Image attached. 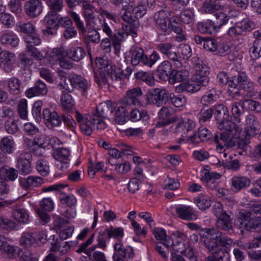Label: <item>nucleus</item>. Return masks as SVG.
Masks as SVG:
<instances>
[{
	"label": "nucleus",
	"instance_id": "f257e3e1",
	"mask_svg": "<svg viewBox=\"0 0 261 261\" xmlns=\"http://www.w3.org/2000/svg\"><path fill=\"white\" fill-rule=\"evenodd\" d=\"M117 107L116 102L107 100L98 105L96 108L97 115H88L81 114L76 111L74 117L79 123L82 132L90 136L94 130L102 129L106 127L107 124L103 118H107L111 114Z\"/></svg>",
	"mask_w": 261,
	"mask_h": 261
},
{
	"label": "nucleus",
	"instance_id": "f03ea898",
	"mask_svg": "<svg viewBox=\"0 0 261 261\" xmlns=\"http://www.w3.org/2000/svg\"><path fill=\"white\" fill-rule=\"evenodd\" d=\"M222 132H216L215 134L213 140L217 144V150L222 151L224 146L231 147L235 146L236 140L240 137L242 130L240 126L234 125V127L228 128L224 127Z\"/></svg>",
	"mask_w": 261,
	"mask_h": 261
},
{
	"label": "nucleus",
	"instance_id": "7ed1b4c3",
	"mask_svg": "<svg viewBox=\"0 0 261 261\" xmlns=\"http://www.w3.org/2000/svg\"><path fill=\"white\" fill-rule=\"evenodd\" d=\"M61 80V81L58 85L60 89L71 92L74 90V88H77L81 92L82 95L87 96L90 84L85 78L74 74L67 77H63Z\"/></svg>",
	"mask_w": 261,
	"mask_h": 261
},
{
	"label": "nucleus",
	"instance_id": "20e7f679",
	"mask_svg": "<svg viewBox=\"0 0 261 261\" xmlns=\"http://www.w3.org/2000/svg\"><path fill=\"white\" fill-rule=\"evenodd\" d=\"M129 57L131 64L134 66L139 64L149 68L155 64L160 59L159 54L153 51L148 57L141 47L135 46L131 48L129 52Z\"/></svg>",
	"mask_w": 261,
	"mask_h": 261
},
{
	"label": "nucleus",
	"instance_id": "39448f33",
	"mask_svg": "<svg viewBox=\"0 0 261 261\" xmlns=\"http://www.w3.org/2000/svg\"><path fill=\"white\" fill-rule=\"evenodd\" d=\"M134 0H129V3L123 2L122 8L120 10L119 14L120 17L127 23L126 25V31L127 34L130 35L133 37H136L137 36V30L140 24L137 19H135L132 16V7H134L133 3Z\"/></svg>",
	"mask_w": 261,
	"mask_h": 261
},
{
	"label": "nucleus",
	"instance_id": "423d86ee",
	"mask_svg": "<svg viewBox=\"0 0 261 261\" xmlns=\"http://www.w3.org/2000/svg\"><path fill=\"white\" fill-rule=\"evenodd\" d=\"M43 117L46 126L50 129L61 125L62 121L66 123L72 130L75 128L74 124L75 123L70 116L62 115V118L56 111H51L45 109L43 111Z\"/></svg>",
	"mask_w": 261,
	"mask_h": 261
},
{
	"label": "nucleus",
	"instance_id": "0eeeda50",
	"mask_svg": "<svg viewBox=\"0 0 261 261\" xmlns=\"http://www.w3.org/2000/svg\"><path fill=\"white\" fill-rule=\"evenodd\" d=\"M143 94L140 87H134L126 91L125 96L120 99V104L126 108L145 107L147 103L143 100Z\"/></svg>",
	"mask_w": 261,
	"mask_h": 261
},
{
	"label": "nucleus",
	"instance_id": "6e6552de",
	"mask_svg": "<svg viewBox=\"0 0 261 261\" xmlns=\"http://www.w3.org/2000/svg\"><path fill=\"white\" fill-rule=\"evenodd\" d=\"M237 222L241 232L244 230L251 231L261 227V217L253 218L250 212L242 210L239 213Z\"/></svg>",
	"mask_w": 261,
	"mask_h": 261
},
{
	"label": "nucleus",
	"instance_id": "1a4fd4ad",
	"mask_svg": "<svg viewBox=\"0 0 261 261\" xmlns=\"http://www.w3.org/2000/svg\"><path fill=\"white\" fill-rule=\"evenodd\" d=\"M156 49L167 58L172 61L173 66L176 68L182 66L181 58L178 57L174 45L170 42L159 43L156 45Z\"/></svg>",
	"mask_w": 261,
	"mask_h": 261
},
{
	"label": "nucleus",
	"instance_id": "9d476101",
	"mask_svg": "<svg viewBox=\"0 0 261 261\" xmlns=\"http://www.w3.org/2000/svg\"><path fill=\"white\" fill-rule=\"evenodd\" d=\"M171 13L172 11L169 8H165V9L156 12L153 16L154 21L158 28L166 34L171 32L170 24L168 22Z\"/></svg>",
	"mask_w": 261,
	"mask_h": 261
},
{
	"label": "nucleus",
	"instance_id": "9b49d317",
	"mask_svg": "<svg viewBox=\"0 0 261 261\" xmlns=\"http://www.w3.org/2000/svg\"><path fill=\"white\" fill-rule=\"evenodd\" d=\"M244 133L246 138L254 137L260 129V124L257 118L252 114L245 117Z\"/></svg>",
	"mask_w": 261,
	"mask_h": 261
},
{
	"label": "nucleus",
	"instance_id": "f8f14e48",
	"mask_svg": "<svg viewBox=\"0 0 261 261\" xmlns=\"http://www.w3.org/2000/svg\"><path fill=\"white\" fill-rule=\"evenodd\" d=\"M216 119L218 124V127L222 129L224 127L228 128L234 127L235 124L228 120L229 115L227 108L223 105H219L215 108Z\"/></svg>",
	"mask_w": 261,
	"mask_h": 261
},
{
	"label": "nucleus",
	"instance_id": "ddd939ff",
	"mask_svg": "<svg viewBox=\"0 0 261 261\" xmlns=\"http://www.w3.org/2000/svg\"><path fill=\"white\" fill-rule=\"evenodd\" d=\"M82 6L87 26L90 25L93 28L98 29V21H101V18L96 17L94 7L87 1L82 2Z\"/></svg>",
	"mask_w": 261,
	"mask_h": 261
},
{
	"label": "nucleus",
	"instance_id": "4468645a",
	"mask_svg": "<svg viewBox=\"0 0 261 261\" xmlns=\"http://www.w3.org/2000/svg\"><path fill=\"white\" fill-rule=\"evenodd\" d=\"M32 155L30 151H22L17 158V168L21 174H29L31 171Z\"/></svg>",
	"mask_w": 261,
	"mask_h": 261
},
{
	"label": "nucleus",
	"instance_id": "2eb2a0df",
	"mask_svg": "<svg viewBox=\"0 0 261 261\" xmlns=\"http://www.w3.org/2000/svg\"><path fill=\"white\" fill-rule=\"evenodd\" d=\"M205 239L204 240V244L205 247L210 251L213 252L218 247V241L221 231L216 228H211L204 229Z\"/></svg>",
	"mask_w": 261,
	"mask_h": 261
},
{
	"label": "nucleus",
	"instance_id": "dca6fc26",
	"mask_svg": "<svg viewBox=\"0 0 261 261\" xmlns=\"http://www.w3.org/2000/svg\"><path fill=\"white\" fill-rule=\"evenodd\" d=\"M16 57L12 52L4 50L0 52V67L7 73H10L15 69Z\"/></svg>",
	"mask_w": 261,
	"mask_h": 261
},
{
	"label": "nucleus",
	"instance_id": "f3484780",
	"mask_svg": "<svg viewBox=\"0 0 261 261\" xmlns=\"http://www.w3.org/2000/svg\"><path fill=\"white\" fill-rule=\"evenodd\" d=\"M168 97V92L166 89L155 88L148 93L146 100L149 103L160 107L166 102Z\"/></svg>",
	"mask_w": 261,
	"mask_h": 261
},
{
	"label": "nucleus",
	"instance_id": "a211bd4d",
	"mask_svg": "<svg viewBox=\"0 0 261 261\" xmlns=\"http://www.w3.org/2000/svg\"><path fill=\"white\" fill-rule=\"evenodd\" d=\"M59 15L49 12L45 16L44 21L46 29L43 31L44 35H54L59 25Z\"/></svg>",
	"mask_w": 261,
	"mask_h": 261
},
{
	"label": "nucleus",
	"instance_id": "6ab92c4d",
	"mask_svg": "<svg viewBox=\"0 0 261 261\" xmlns=\"http://www.w3.org/2000/svg\"><path fill=\"white\" fill-rule=\"evenodd\" d=\"M194 79L202 86H206L209 82V74L207 66L203 64L201 61L195 64L194 65Z\"/></svg>",
	"mask_w": 261,
	"mask_h": 261
},
{
	"label": "nucleus",
	"instance_id": "aec40b11",
	"mask_svg": "<svg viewBox=\"0 0 261 261\" xmlns=\"http://www.w3.org/2000/svg\"><path fill=\"white\" fill-rule=\"evenodd\" d=\"M102 67L106 68L108 71V75L113 81H121L125 79H128L132 73V69L130 67H127L124 70L116 69L112 65L106 66L103 65Z\"/></svg>",
	"mask_w": 261,
	"mask_h": 261
},
{
	"label": "nucleus",
	"instance_id": "412c9836",
	"mask_svg": "<svg viewBox=\"0 0 261 261\" xmlns=\"http://www.w3.org/2000/svg\"><path fill=\"white\" fill-rule=\"evenodd\" d=\"M99 30H101L106 36L111 38L114 46L119 45L123 38V33L118 32L113 34L112 30L109 24L106 22V19H101V21H98Z\"/></svg>",
	"mask_w": 261,
	"mask_h": 261
},
{
	"label": "nucleus",
	"instance_id": "4be33fe9",
	"mask_svg": "<svg viewBox=\"0 0 261 261\" xmlns=\"http://www.w3.org/2000/svg\"><path fill=\"white\" fill-rule=\"evenodd\" d=\"M42 8V4L39 0H29L24 5L25 13L32 18L38 17L41 13Z\"/></svg>",
	"mask_w": 261,
	"mask_h": 261
},
{
	"label": "nucleus",
	"instance_id": "5701e85b",
	"mask_svg": "<svg viewBox=\"0 0 261 261\" xmlns=\"http://www.w3.org/2000/svg\"><path fill=\"white\" fill-rule=\"evenodd\" d=\"M47 92L45 84L41 80L37 81L34 86L27 90L25 92L26 96L32 98L34 96L45 95Z\"/></svg>",
	"mask_w": 261,
	"mask_h": 261
},
{
	"label": "nucleus",
	"instance_id": "b1692460",
	"mask_svg": "<svg viewBox=\"0 0 261 261\" xmlns=\"http://www.w3.org/2000/svg\"><path fill=\"white\" fill-rule=\"evenodd\" d=\"M231 112L232 114V122L238 126L241 125L242 119L244 113V110L241 101L234 102L231 105Z\"/></svg>",
	"mask_w": 261,
	"mask_h": 261
},
{
	"label": "nucleus",
	"instance_id": "393cba45",
	"mask_svg": "<svg viewBox=\"0 0 261 261\" xmlns=\"http://www.w3.org/2000/svg\"><path fill=\"white\" fill-rule=\"evenodd\" d=\"M19 182L23 189L29 190L41 186L43 183V179L39 176H29L27 178L20 177Z\"/></svg>",
	"mask_w": 261,
	"mask_h": 261
},
{
	"label": "nucleus",
	"instance_id": "a878e982",
	"mask_svg": "<svg viewBox=\"0 0 261 261\" xmlns=\"http://www.w3.org/2000/svg\"><path fill=\"white\" fill-rule=\"evenodd\" d=\"M175 212L179 218L184 220H196L197 218L195 211L190 206L179 205L176 207Z\"/></svg>",
	"mask_w": 261,
	"mask_h": 261
},
{
	"label": "nucleus",
	"instance_id": "bb28decb",
	"mask_svg": "<svg viewBox=\"0 0 261 261\" xmlns=\"http://www.w3.org/2000/svg\"><path fill=\"white\" fill-rule=\"evenodd\" d=\"M200 84L193 81H188L182 82L175 87V91L180 93L184 91L189 93H194L198 91L200 88Z\"/></svg>",
	"mask_w": 261,
	"mask_h": 261
},
{
	"label": "nucleus",
	"instance_id": "cd10ccee",
	"mask_svg": "<svg viewBox=\"0 0 261 261\" xmlns=\"http://www.w3.org/2000/svg\"><path fill=\"white\" fill-rule=\"evenodd\" d=\"M18 36L14 32L9 31L3 33L0 37V43L2 44L16 47L19 43Z\"/></svg>",
	"mask_w": 261,
	"mask_h": 261
},
{
	"label": "nucleus",
	"instance_id": "c85d7f7f",
	"mask_svg": "<svg viewBox=\"0 0 261 261\" xmlns=\"http://www.w3.org/2000/svg\"><path fill=\"white\" fill-rule=\"evenodd\" d=\"M231 212L227 211L221 216L217 218L216 222L217 227L225 231L232 230V223L230 218Z\"/></svg>",
	"mask_w": 261,
	"mask_h": 261
},
{
	"label": "nucleus",
	"instance_id": "c756f323",
	"mask_svg": "<svg viewBox=\"0 0 261 261\" xmlns=\"http://www.w3.org/2000/svg\"><path fill=\"white\" fill-rule=\"evenodd\" d=\"M23 40L25 44V51L33 50L36 46L39 45L41 43V39L37 31L24 36Z\"/></svg>",
	"mask_w": 261,
	"mask_h": 261
},
{
	"label": "nucleus",
	"instance_id": "7c9ffc66",
	"mask_svg": "<svg viewBox=\"0 0 261 261\" xmlns=\"http://www.w3.org/2000/svg\"><path fill=\"white\" fill-rule=\"evenodd\" d=\"M248 248L252 249L248 252L250 258L255 261L261 260V241H253L248 245Z\"/></svg>",
	"mask_w": 261,
	"mask_h": 261
},
{
	"label": "nucleus",
	"instance_id": "2f4dec72",
	"mask_svg": "<svg viewBox=\"0 0 261 261\" xmlns=\"http://www.w3.org/2000/svg\"><path fill=\"white\" fill-rule=\"evenodd\" d=\"M15 143L12 137H4L0 140V150L4 154H11L15 149Z\"/></svg>",
	"mask_w": 261,
	"mask_h": 261
},
{
	"label": "nucleus",
	"instance_id": "473e14b6",
	"mask_svg": "<svg viewBox=\"0 0 261 261\" xmlns=\"http://www.w3.org/2000/svg\"><path fill=\"white\" fill-rule=\"evenodd\" d=\"M172 65L168 61H164L158 66L157 73L160 79L165 81L169 80L172 72Z\"/></svg>",
	"mask_w": 261,
	"mask_h": 261
},
{
	"label": "nucleus",
	"instance_id": "72a5a7b5",
	"mask_svg": "<svg viewBox=\"0 0 261 261\" xmlns=\"http://www.w3.org/2000/svg\"><path fill=\"white\" fill-rule=\"evenodd\" d=\"M107 237L106 231L99 232L97 238V244L87 249L85 251V253L90 257L96 247L105 250L107 247L106 241Z\"/></svg>",
	"mask_w": 261,
	"mask_h": 261
},
{
	"label": "nucleus",
	"instance_id": "f704fd0d",
	"mask_svg": "<svg viewBox=\"0 0 261 261\" xmlns=\"http://www.w3.org/2000/svg\"><path fill=\"white\" fill-rule=\"evenodd\" d=\"M96 65L99 67L100 69H103L105 72H101L100 73V78L95 76V81L98 84V86H101V84L102 83L103 85H107L108 84V79H110L108 75V71L104 67H102L103 65H106V66L112 65L111 64H109L107 62H105L103 59L96 60Z\"/></svg>",
	"mask_w": 261,
	"mask_h": 261
},
{
	"label": "nucleus",
	"instance_id": "c9c22d12",
	"mask_svg": "<svg viewBox=\"0 0 261 261\" xmlns=\"http://www.w3.org/2000/svg\"><path fill=\"white\" fill-rule=\"evenodd\" d=\"M18 176L17 171L8 166H2L0 168V179L6 181H14Z\"/></svg>",
	"mask_w": 261,
	"mask_h": 261
},
{
	"label": "nucleus",
	"instance_id": "e433bc0d",
	"mask_svg": "<svg viewBox=\"0 0 261 261\" xmlns=\"http://www.w3.org/2000/svg\"><path fill=\"white\" fill-rule=\"evenodd\" d=\"M16 252V248L5 241L4 236L0 234V254L11 257Z\"/></svg>",
	"mask_w": 261,
	"mask_h": 261
},
{
	"label": "nucleus",
	"instance_id": "4c0bfd02",
	"mask_svg": "<svg viewBox=\"0 0 261 261\" xmlns=\"http://www.w3.org/2000/svg\"><path fill=\"white\" fill-rule=\"evenodd\" d=\"M250 180L246 176H234L231 179L232 187L237 191H240L248 187Z\"/></svg>",
	"mask_w": 261,
	"mask_h": 261
},
{
	"label": "nucleus",
	"instance_id": "58836bf2",
	"mask_svg": "<svg viewBox=\"0 0 261 261\" xmlns=\"http://www.w3.org/2000/svg\"><path fill=\"white\" fill-rule=\"evenodd\" d=\"M66 55L72 60L79 62L84 58L86 53L81 47H73L66 51Z\"/></svg>",
	"mask_w": 261,
	"mask_h": 261
},
{
	"label": "nucleus",
	"instance_id": "ea45409f",
	"mask_svg": "<svg viewBox=\"0 0 261 261\" xmlns=\"http://www.w3.org/2000/svg\"><path fill=\"white\" fill-rule=\"evenodd\" d=\"M66 55V51L63 48H54L49 54H46L47 58L50 64L54 65L60 63L62 58Z\"/></svg>",
	"mask_w": 261,
	"mask_h": 261
},
{
	"label": "nucleus",
	"instance_id": "a19ab883",
	"mask_svg": "<svg viewBox=\"0 0 261 261\" xmlns=\"http://www.w3.org/2000/svg\"><path fill=\"white\" fill-rule=\"evenodd\" d=\"M8 90L13 95H17L21 92L20 81L16 77L10 78L7 81Z\"/></svg>",
	"mask_w": 261,
	"mask_h": 261
},
{
	"label": "nucleus",
	"instance_id": "79ce46f5",
	"mask_svg": "<svg viewBox=\"0 0 261 261\" xmlns=\"http://www.w3.org/2000/svg\"><path fill=\"white\" fill-rule=\"evenodd\" d=\"M197 29L199 32L203 34H212L218 31L212 20H207L205 22H198Z\"/></svg>",
	"mask_w": 261,
	"mask_h": 261
},
{
	"label": "nucleus",
	"instance_id": "37998d69",
	"mask_svg": "<svg viewBox=\"0 0 261 261\" xmlns=\"http://www.w3.org/2000/svg\"><path fill=\"white\" fill-rule=\"evenodd\" d=\"M135 108L129 113V118L132 121L136 122L140 120L147 121L149 119V116L146 110L140 111L138 108Z\"/></svg>",
	"mask_w": 261,
	"mask_h": 261
},
{
	"label": "nucleus",
	"instance_id": "c03bdc74",
	"mask_svg": "<svg viewBox=\"0 0 261 261\" xmlns=\"http://www.w3.org/2000/svg\"><path fill=\"white\" fill-rule=\"evenodd\" d=\"M16 30L18 32L23 33L26 35L31 34L37 30L35 26L31 22H18L16 24Z\"/></svg>",
	"mask_w": 261,
	"mask_h": 261
},
{
	"label": "nucleus",
	"instance_id": "a18cd8bd",
	"mask_svg": "<svg viewBox=\"0 0 261 261\" xmlns=\"http://www.w3.org/2000/svg\"><path fill=\"white\" fill-rule=\"evenodd\" d=\"M219 95L215 90H211L205 93L200 99V103L203 106H210L216 102Z\"/></svg>",
	"mask_w": 261,
	"mask_h": 261
},
{
	"label": "nucleus",
	"instance_id": "49530a36",
	"mask_svg": "<svg viewBox=\"0 0 261 261\" xmlns=\"http://www.w3.org/2000/svg\"><path fill=\"white\" fill-rule=\"evenodd\" d=\"M189 76V72L186 70H177L173 69L171 73L169 83L174 84L175 82H181Z\"/></svg>",
	"mask_w": 261,
	"mask_h": 261
},
{
	"label": "nucleus",
	"instance_id": "de8ad7c7",
	"mask_svg": "<svg viewBox=\"0 0 261 261\" xmlns=\"http://www.w3.org/2000/svg\"><path fill=\"white\" fill-rule=\"evenodd\" d=\"M13 216L15 220L23 224L29 222V215L26 210L23 208H17L13 211Z\"/></svg>",
	"mask_w": 261,
	"mask_h": 261
},
{
	"label": "nucleus",
	"instance_id": "09e8293b",
	"mask_svg": "<svg viewBox=\"0 0 261 261\" xmlns=\"http://www.w3.org/2000/svg\"><path fill=\"white\" fill-rule=\"evenodd\" d=\"M70 153L68 148H58L54 153V158L57 161H61L65 163H69Z\"/></svg>",
	"mask_w": 261,
	"mask_h": 261
},
{
	"label": "nucleus",
	"instance_id": "8fccbe9b",
	"mask_svg": "<svg viewBox=\"0 0 261 261\" xmlns=\"http://www.w3.org/2000/svg\"><path fill=\"white\" fill-rule=\"evenodd\" d=\"M216 54L220 56H225L231 52L230 46L227 42L221 38H218Z\"/></svg>",
	"mask_w": 261,
	"mask_h": 261
},
{
	"label": "nucleus",
	"instance_id": "3c124183",
	"mask_svg": "<svg viewBox=\"0 0 261 261\" xmlns=\"http://www.w3.org/2000/svg\"><path fill=\"white\" fill-rule=\"evenodd\" d=\"M136 78L143 82H144L149 86H153L155 84L154 80L152 75L149 73L140 71L135 74Z\"/></svg>",
	"mask_w": 261,
	"mask_h": 261
},
{
	"label": "nucleus",
	"instance_id": "603ef678",
	"mask_svg": "<svg viewBox=\"0 0 261 261\" xmlns=\"http://www.w3.org/2000/svg\"><path fill=\"white\" fill-rule=\"evenodd\" d=\"M194 202L201 210H205L211 205V199L205 195H199L194 199Z\"/></svg>",
	"mask_w": 261,
	"mask_h": 261
},
{
	"label": "nucleus",
	"instance_id": "864d4df0",
	"mask_svg": "<svg viewBox=\"0 0 261 261\" xmlns=\"http://www.w3.org/2000/svg\"><path fill=\"white\" fill-rule=\"evenodd\" d=\"M36 169L42 176H46L49 172L48 162L44 159L38 160L36 163Z\"/></svg>",
	"mask_w": 261,
	"mask_h": 261
},
{
	"label": "nucleus",
	"instance_id": "5fc2aeb1",
	"mask_svg": "<svg viewBox=\"0 0 261 261\" xmlns=\"http://www.w3.org/2000/svg\"><path fill=\"white\" fill-rule=\"evenodd\" d=\"M168 98L171 102L177 108H180L185 106L187 103V98L180 94L178 95H175L174 94L171 93L169 95Z\"/></svg>",
	"mask_w": 261,
	"mask_h": 261
},
{
	"label": "nucleus",
	"instance_id": "6e6d98bb",
	"mask_svg": "<svg viewBox=\"0 0 261 261\" xmlns=\"http://www.w3.org/2000/svg\"><path fill=\"white\" fill-rule=\"evenodd\" d=\"M220 7L217 0H205L203 4V8L206 13H212Z\"/></svg>",
	"mask_w": 261,
	"mask_h": 261
},
{
	"label": "nucleus",
	"instance_id": "4d7b16f0",
	"mask_svg": "<svg viewBox=\"0 0 261 261\" xmlns=\"http://www.w3.org/2000/svg\"><path fill=\"white\" fill-rule=\"evenodd\" d=\"M127 108L123 107L121 105L119 107L115 113V121L116 123L119 124H123L126 121V116L127 112Z\"/></svg>",
	"mask_w": 261,
	"mask_h": 261
},
{
	"label": "nucleus",
	"instance_id": "13d9d810",
	"mask_svg": "<svg viewBox=\"0 0 261 261\" xmlns=\"http://www.w3.org/2000/svg\"><path fill=\"white\" fill-rule=\"evenodd\" d=\"M36 241V238L32 233L23 232L20 239V244L24 247H29L33 245Z\"/></svg>",
	"mask_w": 261,
	"mask_h": 261
},
{
	"label": "nucleus",
	"instance_id": "bf43d9fd",
	"mask_svg": "<svg viewBox=\"0 0 261 261\" xmlns=\"http://www.w3.org/2000/svg\"><path fill=\"white\" fill-rule=\"evenodd\" d=\"M180 20L185 24H190L194 20V13L192 10L187 9L182 11L180 14Z\"/></svg>",
	"mask_w": 261,
	"mask_h": 261
},
{
	"label": "nucleus",
	"instance_id": "052dcab7",
	"mask_svg": "<svg viewBox=\"0 0 261 261\" xmlns=\"http://www.w3.org/2000/svg\"><path fill=\"white\" fill-rule=\"evenodd\" d=\"M215 19L213 20L218 30L223 25L227 23L229 18L223 12L217 13L215 14Z\"/></svg>",
	"mask_w": 261,
	"mask_h": 261
},
{
	"label": "nucleus",
	"instance_id": "680f3d73",
	"mask_svg": "<svg viewBox=\"0 0 261 261\" xmlns=\"http://www.w3.org/2000/svg\"><path fill=\"white\" fill-rule=\"evenodd\" d=\"M61 103L64 109L69 111L73 108L74 100L70 94L65 93L61 97Z\"/></svg>",
	"mask_w": 261,
	"mask_h": 261
},
{
	"label": "nucleus",
	"instance_id": "e2e57ef3",
	"mask_svg": "<svg viewBox=\"0 0 261 261\" xmlns=\"http://www.w3.org/2000/svg\"><path fill=\"white\" fill-rule=\"evenodd\" d=\"M249 53L252 58L257 59L261 57V39L254 41L252 46L249 48Z\"/></svg>",
	"mask_w": 261,
	"mask_h": 261
},
{
	"label": "nucleus",
	"instance_id": "0e129e2a",
	"mask_svg": "<svg viewBox=\"0 0 261 261\" xmlns=\"http://www.w3.org/2000/svg\"><path fill=\"white\" fill-rule=\"evenodd\" d=\"M108 239L112 238L116 239L122 238L123 237V229L122 228H113L111 227L110 228L106 230Z\"/></svg>",
	"mask_w": 261,
	"mask_h": 261
},
{
	"label": "nucleus",
	"instance_id": "69168bd1",
	"mask_svg": "<svg viewBox=\"0 0 261 261\" xmlns=\"http://www.w3.org/2000/svg\"><path fill=\"white\" fill-rule=\"evenodd\" d=\"M244 89L247 93L248 96L250 97L254 98L257 91L255 89V86L253 82L250 80H248L246 83L243 84V85L240 87Z\"/></svg>",
	"mask_w": 261,
	"mask_h": 261
},
{
	"label": "nucleus",
	"instance_id": "338daca9",
	"mask_svg": "<svg viewBox=\"0 0 261 261\" xmlns=\"http://www.w3.org/2000/svg\"><path fill=\"white\" fill-rule=\"evenodd\" d=\"M17 110L20 118L22 119H26L28 117V106L26 99H22L19 101Z\"/></svg>",
	"mask_w": 261,
	"mask_h": 261
},
{
	"label": "nucleus",
	"instance_id": "774afa93",
	"mask_svg": "<svg viewBox=\"0 0 261 261\" xmlns=\"http://www.w3.org/2000/svg\"><path fill=\"white\" fill-rule=\"evenodd\" d=\"M214 113V109L212 108H202L199 113L200 122H205L210 121Z\"/></svg>",
	"mask_w": 261,
	"mask_h": 261
}]
</instances>
